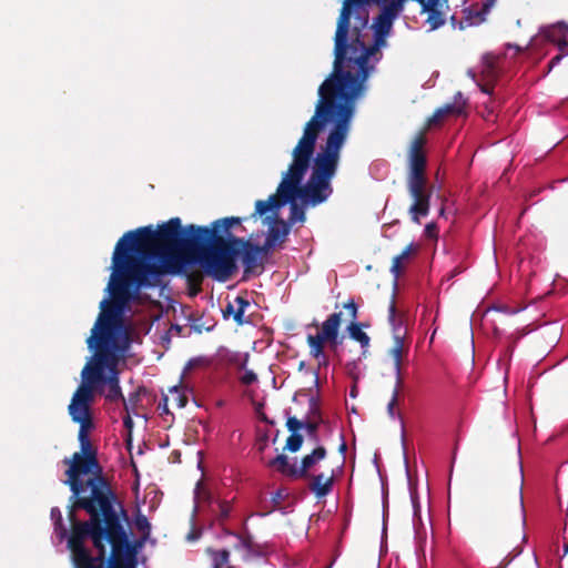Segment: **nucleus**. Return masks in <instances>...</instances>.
<instances>
[{
	"instance_id": "f257e3e1",
	"label": "nucleus",
	"mask_w": 568,
	"mask_h": 568,
	"mask_svg": "<svg viewBox=\"0 0 568 568\" xmlns=\"http://www.w3.org/2000/svg\"><path fill=\"white\" fill-rule=\"evenodd\" d=\"M68 548L74 568H136V549L123 521L119 500L69 499Z\"/></svg>"
},
{
	"instance_id": "f03ea898",
	"label": "nucleus",
	"mask_w": 568,
	"mask_h": 568,
	"mask_svg": "<svg viewBox=\"0 0 568 568\" xmlns=\"http://www.w3.org/2000/svg\"><path fill=\"white\" fill-rule=\"evenodd\" d=\"M202 233L206 235L201 226L183 227L180 217H172L156 230L148 225L124 233L113 254L132 268L140 284L150 282L158 287L166 273L181 272L184 255L203 242Z\"/></svg>"
},
{
	"instance_id": "7ed1b4c3",
	"label": "nucleus",
	"mask_w": 568,
	"mask_h": 568,
	"mask_svg": "<svg viewBox=\"0 0 568 568\" xmlns=\"http://www.w3.org/2000/svg\"><path fill=\"white\" fill-rule=\"evenodd\" d=\"M364 29L357 28V24L349 26L341 43L335 31L333 71L318 88L320 98L354 111L356 100L363 94L365 82L373 70L369 58L386 45V40L377 43V38H374V44L366 45L362 39Z\"/></svg>"
},
{
	"instance_id": "20e7f679",
	"label": "nucleus",
	"mask_w": 568,
	"mask_h": 568,
	"mask_svg": "<svg viewBox=\"0 0 568 568\" xmlns=\"http://www.w3.org/2000/svg\"><path fill=\"white\" fill-rule=\"evenodd\" d=\"M112 274L108 284L111 301L101 302V312L87 339L90 349L97 351H128L131 344L129 334L121 325L120 314L123 306L135 300L142 288H153V284H140L132 268L116 255L112 256Z\"/></svg>"
},
{
	"instance_id": "39448f33",
	"label": "nucleus",
	"mask_w": 568,
	"mask_h": 568,
	"mask_svg": "<svg viewBox=\"0 0 568 568\" xmlns=\"http://www.w3.org/2000/svg\"><path fill=\"white\" fill-rule=\"evenodd\" d=\"M354 114V110L318 97L315 113L305 124L303 134H306L307 130L311 129L317 139L321 131L327 124H331L332 129L328 132L325 144L312 158L311 175L329 182L335 176L341 151L348 136Z\"/></svg>"
},
{
	"instance_id": "423d86ee",
	"label": "nucleus",
	"mask_w": 568,
	"mask_h": 568,
	"mask_svg": "<svg viewBox=\"0 0 568 568\" xmlns=\"http://www.w3.org/2000/svg\"><path fill=\"white\" fill-rule=\"evenodd\" d=\"M316 135L308 129L303 134L292 151V162L287 171L283 174L282 189L291 197L298 195L303 206H317L333 193V186L329 181L310 175L305 184L302 181L310 168L315 152Z\"/></svg>"
},
{
	"instance_id": "0eeeda50",
	"label": "nucleus",
	"mask_w": 568,
	"mask_h": 568,
	"mask_svg": "<svg viewBox=\"0 0 568 568\" xmlns=\"http://www.w3.org/2000/svg\"><path fill=\"white\" fill-rule=\"evenodd\" d=\"M63 463L69 465L65 470L67 479L63 481L71 490L69 499L119 500L98 457L73 454L71 458H64Z\"/></svg>"
},
{
	"instance_id": "6e6552de",
	"label": "nucleus",
	"mask_w": 568,
	"mask_h": 568,
	"mask_svg": "<svg viewBox=\"0 0 568 568\" xmlns=\"http://www.w3.org/2000/svg\"><path fill=\"white\" fill-rule=\"evenodd\" d=\"M128 351H97L90 362L83 367L81 377L82 382L73 393L75 398L80 393L88 395V409L92 410V404L95 398V390L99 385L106 384L108 392L105 398L109 402L124 400L120 387L119 363L124 359Z\"/></svg>"
},
{
	"instance_id": "1a4fd4ad",
	"label": "nucleus",
	"mask_w": 568,
	"mask_h": 568,
	"mask_svg": "<svg viewBox=\"0 0 568 568\" xmlns=\"http://www.w3.org/2000/svg\"><path fill=\"white\" fill-rule=\"evenodd\" d=\"M235 243L237 236H215L203 241L194 247L193 260L201 266L205 275L217 282L229 281L237 271L239 251Z\"/></svg>"
},
{
	"instance_id": "9d476101",
	"label": "nucleus",
	"mask_w": 568,
	"mask_h": 568,
	"mask_svg": "<svg viewBox=\"0 0 568 568\" xmlns=\"http://www.w3.org/2000/svg\"><path fill=\"white\" fill-rule=\"evenodd\" d=\"M426 143L424 132H420L412 142L409 149V165L406 186L413 202L408 214L414 223L419 224L420 219L429 214L433 186L426 175L427 159L423 151Z\"/></svg>"
},
{
	"instance_id": "9b49d317",
	"label": "nucleus",
	"mask_w": 568,
	"mask_h": 568,
	"mask_svg": "<svg viewBox=\"0 0 568 568\" xmlns=\"http://www.w3.org/2000/svg\"><path fill=\"white\" fill-rule=\"evenodd\" d=\"M88 395L78 394L75 398H71L68 406L69 415L73 423L79 424L78 440L80 443V452L74 454H83V456L91 455L98 457L97 448L93 447L89 433L94 427L92 410L88 409Z\"/></svg>"
},
{
	"instance_id": "f8f14e48",
	"label": "nucleus",
	"mask_w": 568,
	"mask_h": 568,
	"mask_svg": "<svg viewBox=\"0 0 568 568\" xmlns=\"http://www.w3.org/2000/svg\"><path fill=\"white\" fill-rule=\"evenodd\" d=\"M371 2L381 3V0H344L337 19V41L341 43L345 31L349 29L353 17L357 28H366L368 24V10L366 6Z\"/></svg>"
},
{
	"instance_id": "ddd939ff",
	"label": "nucleus",
	"mask_w": 568,
	"mask_h": 568,
	"mask_svg": "<svg viewBox=\"0 0 568 568\" xmlns=\"http://www.w3.org/2000/svg\"><path fill=\"white\" fill-rule=\"evenodd\" d=\"M395 317H396V303L395 295L392 296V301L388 307V320L393 326H395ZM405 334L406 331L402 329V327H394V343L390 349L388 351L389 356L394 361V368L396 373V383L397 385H402V376H400V367L402 361L405 354L407 353V346L405 345Z\"/></svg>"
},
{
	"instance_id": "4468645a",
	"label": "nucleus",
	"mask_w": 568,
	"mask_h": 568,
	"mask_svg": "<svg viewBox=\"0 0 568 568\" xmlns=\"http://www.w3.org/2000/svg\"><path fill=\"white\" fill-rule=\"evenodd\" d=\"M235 246L244 265V273L260 274L263 271V258L260 255V245L240 237V243H235Z\"/></svg>"
},
{
	"instance_id": "2eb2a0df",
	"label": "nucleus",
	"mask_w": 568,
	"mask_h": 568,
	"mask_svg": "<svg viewBox=\"0 0 568 568\" xmlns=\"http://www.w3.org/2000/svg\"><path fill=\"white\" fill-rule=\"evenodd\" d=\"M305 479L308 481L307 488L317 499H322L332 493L335 473L334 469H331L329 473L311 474Z\"/></svg>"
},
{
	"instance_id": "dca6fc26",
	"label": "nucleus",
	"mask_w": 568,
	"mask_h": 568,
	"mask_svg": "<svg viewBox=\"0 0 568 568\" xmlns=\"http://www.w3.org/2000/svg\"><path fill=\"white\" fill-rule=\"evenodd\" d=\"M342 324V313L335 312L331 314L321 326V332L316 335L327 341L329 347L335 351L341 344L342 339L338 337L339 327Z\"/></svg>"
},
{
	"instance_id": "f3484780",
	"label": "nucleus",
	"mask_w": 568,
	"mask_h": 568,
	"mask_svg": "<svg viewBox=\"0 0 568 568\" xmlns=\"http://www.w3.org/2000/svg\"><path fill=\"white\" fill-rule=\"evenodd\" d=\"M241 222H242V220L240 217H234V216L215 220L211 224L210 227L201 226V229H204L206 231V235L204 233H202V239L205 242V241L212 240V237H215V236H224V237L233 236L230 233V229L235 225H240Z\"/></svg>"
},
{
	"instance_id": "a211bd4d",
	"label": "nucleus",
	"mask_w": 568,
	"mask_h": 568,
	"mask_svg": "<svg viewBox=\"0 0 568 568\" xmlns=\"http://www.w3.org/2000/svg\"><path fill=\"white\" fill-rule=\"evenodd\" d=\"M326 455L327 450L324 446H318L313 449L311 454L305 455L301 460V465L296 466V469H292V473L295 475V479L308 477L312 474L311 470L314 466L325 459Z\"/></svg>"
},
{
	"instance_id": "6ab92c4d",
	"label": "nucleus",
	"mask_w": 568,
	"mask_h": 568,
	"mask_svg": "<svg viewBox=\"0 0 568 568\" xmlns=\"http://www.w3.org/2000/svg\"><path fill=\"white\" fill-rule=\"evenodd\" d=\"M192 262H195L193 260V254H185L183 260V268L181 272L176 273L178 275H183L186 278L187 286L191 291V295H196L202 290V283L204 280V271L194 270L191 267H187V265Z\"/></svg>"
},
{
	"instance_id": "aec40b11",
	"label": "nucleus",
	"mask_w": 568,
	"mask_h": 568,
	"mask_svg": "<svg viewBox=\"0 0 568 568\" xmlns=\"http://www.w3.org/2000/svg\"><path fill=\"white\" fill-rule=\"evenodd\" d=\"M277 193L283 197L284 204L290 203V216L287 223L292 225L297 222H305L306 216L304 207L296 202L298 195H294L291 199V196L285 193V190L282 189V182L277 186Z\"/></svg>"
},
{
	"instance_id": "412c9836",
	"label": "nucleus",
	"mask_w": 568,
	"mask_h": 568,
	"mask_svg": "<svg viewBox=\"0 0 568 568\" xmlns=\"http://www.w3.org/2000/svg\"><path fill=\"white\" fill-rule=\"evenodd\" d=\"M291 225L282 219H275L270 223L266 237L270 242H274L277 246L283 245L290 234Z\"/></svg>"
},
{
	"instance_id": "4be33fe9",
	"label": "nucleus",
	"mask_w": 568,
	"mask_h": 568,
	"mask_svg": "<svg viewBox=\"0 0 568 568\" xmlns=\"http://www.w3.org/2000/svg\"><path fill=\"white\" fill-rule=\"evenodd\" d=\"M496 0H483L480 8H476L471 6L469 9L465 10V19L469 26L480 24L486 20L487 13L494 7Z\"/></svg>"
},
{
	"instance_id": "5701e85b",
	"label": "nucleus",
	"mask_w": 568,
	"mask_h": 568,
	"mask_svg": "<svg viewBox=\"0 0 568 568\" xmlns=\"http://www.w3.org/2000/svg\"><path fill=\"white\" fill-rule=\"evenodd\" d=\"M284 205L283 197L276 192L268 196L267 200H257L255 202V211L252 217L263 216L268 211L277 210Z\"/></svg>"
},
{
	"instance_id": "b1692460",
	"label": "nucleus",
	"mask_w": 568,
	"mask_h": 568,
	"mask_svg": "<svg viewBox=\"0 0 568 568\" xmlns=\"http://www.w3.org/2000/svg\"><path fill=\"white\" fill-rule=\"evenodd\" d=\"M394 20L390 18L379 13L373 22L374 38H377V43L386 40V37L389 34Z\"/></svg>"
},
{
	"instance_id": "393cba45",
	"label": "nucleus",
	"mask_w": 568,
	"mask_h": 568,
	"mask_svg": "<svg viewBox=\"0 0 568 568\" xmlns=\"http://www.w3.org/2000/svg\"><path fill=\"white\" fill-rule=\"evenodd\" d=\"M363 324L354 321L351 322V324L347 327L349 337L361 344V347L363 348V356H366L367 349L371 344L369 336L362 329Z\"/></svg>"
},
{
	"instance_id": "a878e982",
	"label": "nucleus",
	"mask_w": 568,
	"mask_h": 568,
	"mask_svg": "<svg viewBox=\"0 0 568 568\" xmlns=\"http://www.w3.org/2000/svg\"><path fill=\"white\" fill-rule=\"evenodd\" d=\"M205 552L210 568H223L229 564L230 552L226 549L214 550L212 548H207Z\"/></svg>"
},
{
	"instance_id": "bb28decb",
	"label": "nucleus",
	"mask_w": 568,
	"mask_h": 568,
	"mask_svg": "<svg viewBox=\"0 0 568 568\" xmlns=\"http://www.w3.org/2000/svg\"><path fill=\"white\" fill-rule=\"evenodd\" d=\"M268 466L276 468V470L282 475L295 478L292 469H296V465L290 464L287 456L284 454L277 455L275 458L270 460Z\"/></svg>"
},
{
	"instance_id": "cd10ccee",
	"label": "nucleus",
	"mask_w": 568,
	"mask_h": 568,
	"mask_svg": "<svg viewBox=\"0 0 568 568\" xmlns=\"http://www.w3.org/2000/svg\"><path fill=\"white\" fill-rule=\"evenodd\" d=\"M235 312H233V320L237 325H244L250 323V320L245 317L246 308L250 307V302L242 296L234 298Z\"/></svg>"
},
{
	"instance_id": "c85d7f7f",
	"label": "nucleus",
	"mask_w": 568,
	"mask_h": 568,
	"mask_svg": "<svg viewBox=\"0 0 568 568\" xmlns=\"http://www.w3.org/2000/svg\"><path fill=\"white\" fill-rule=\"evenodd\" d=\"M406 0H381L383 7L379 13L395 20L399 12L403 10Z\"/></svg>"
},
{
	"instance_id": "c756f323",
	"label": "nucleus",
	"mask_w": 568,
	"mask_h": 568,
	"mask_svg": "<svg viewBox=\"0 0 568 568\" xmlns=\"http://www.w3.org/2000/svg\"><path fill=\"white\" fill-rule=\"evenodd\" d=\"M412 248H413V244H409L399 255H397L393 258L390 272L394 275L395 281H397L398 277L400 276V274L403 273V271H404L403 261L408 258Z\"/></svg>"
},
{
	"instance_id": "7c9ffc66",
	"label": "nucleus",
	"mask_w": 568,
	"mask_h": 568,
	"mask_svg": "<svg viewBox=\"0 0 568 568\" xmlns=\"http://www.w3.org/2000/svg\"><path fill=\"white\" fill-rule=\"evenodd\" d=\"M307 343L311 348L310 353L313 357L320 358L321 356L325 355L324 344L327 343V341L323 339L317 335H308Z\"/></svg>"
},
{
	"instance_id": "2f4dec72",
	"label": "nucleus",
	"mask_w": 568,
	"mask_h": 568,
	"mask_svg": "<svg viewBox=\"0 0 568 568\" xmlns=\"http://www.w3.org/2000/svg\"><path fill=\"white\" fill-rule=\"evenodd\" d=\"M428 17L426 19V23L429 24L430 30H436L443 27L446 22V12L443 11H425Z\"/></svg>"
},
{
	"instance_id": "473e14b6",
	"label": "nucleus",
	"mask_w": 568,
	"mask_h": 568,
	"mask_svg": "<svg viewBox=\"0 0 568 568\" xmlns=\"http://www.w3.org/2000/svg\"><path fill=\"white\" fill-rule=\"evenodd\" d=\"M142 393H145V388L139 387L135 392H133L129 395L128 399L124 398V400H122L126 413L135 414V408H136L138 404L140 403V397H141Z\"/></svg>"
},
{
	"instance_id": "72a5a7b5",
	"label": "nucleus",
	"mask_w": 568,
	"mask_h": 568,
	"mask_svg": "<svg viewBox=\"0 0 568 568\" xmlns=\"http://www.w3.org/2000/svg\"><path fill=\"white\" fill-rule=\"evenodd\" d=\"M170 394L173 403L178 408H184L186 406L189 399L182 386L171 387Z\"/></svg>"
},
{
	"instance_id": "f704fd0d",
	"label": "nucleus",
	"mask_w": 568,
	"mask_h": 568,
	"mask_svg": "<svg viewBox=\"0 0 568 568\" xmlns=\"http://www.w3.org/2000/svg\"><path fill=\"white\" fill-rule=\"evenodd\" d=\"M51 518L54 521V529L58 532L59 537L62 539L67 536L68 530L63 524L62 514L58 507H53L51 509Z\"/></svg>"
},
{
	"instance_id": "c9c22d12",
	"label": "nucleus",
	"mask_w": 568,
	"mask_h": 568,
	"mask_svg": "<svg viewBox=\"0 0 568 568\" xmlns=\"http://www.w3.org/2000/svg\"><path fill=\"white\" fill-rule=\"evenodd\" d=\"M419 4L422 6V11L436 10L447 12V10L449 9L447 0H424V2Z\"/></svg>"
},
{
	"instance_id": "e433bc0d",
	"label": "nucleus",
	"mask_w": 568,
	"mask_h": 568,
	"mask_svg": "<svg viewBox=\"0 0 568 568\" xmlns=\"http://www.w3.org/2000/svg\"><path fill=\"white\" fill-rule=\"evenodd\" d=\"M134 524H135V528L138 529V531L141 532L142 539L146 540L151 532V524H150L149 519L146 518V516L139 513L136 515Z\"/></svg>"
},
{
	"instance_id": "4c0bfd02",
	"label": "nucleus",
	"mask_w": 568,
	"mask_h": 568,
	"mask_svg": "<svg viewBox=\"0 0 568 568\" xmlns=\"http://www.w3.org/2000/svg\"><path fill=\"white\" fill-rule=\"evenodd\" d=\"M303 445V436L301 434H291L285 444V449L291 453H296Z\"/></svg>"
},
{
	"instance_id": "58836bf2",
	"label": "nucleus",
	"mask_w": 568,
	"mask_h": 568,
	"mask_svg": "<svg viewBox=\"0 0 568 568\" xmlns=\"http://www.w3.org/2000/svg\"><path fill=\"white\" fill-rule=\"evenodd\" d=\"M217 507H219V514H217L219 520L220 521L226 520L230 517V514L232 511L231 503L225 501V500L219 501Z\"/></svg>"
},
{
	"instance_id": "ea45409f",
	"label": "nucleus",
	"mask_w": 568,
	"mask_h": 568,
	"mask_svg": "<svg viewBox=\"0 0 568 568\" xmlns=\"http://www.w3.org/2000/svg\"><path fill=\"white\" fill-rule=\"evenodd\" d=\"M322 418L318 400L315 397H311L308 405V419Z\"/></svg>"
},
{
	"instance_id": "a19ab883",
	"label": "nucleus",
	"mask_w": 568,
	"mask_h": 568,
	"mask_svg": "<svg viewBox=\"0 0 568 568\" xmlns=\"http://www.w3.org/2000/svg\"><path fill=\"white\" fill-rule=\"evenodd\" d=\"M286 427L291 434H300L298 430L304 427V422L297 419L294 416H291L286 420Z\"/></svg>"
},
{
	"instance_id": "79ce46f5",
	"label": "nucleus",
	"mask_w": 568,
	"mask_h": 568,
	"mask_svg": "<svg viewBox=\"0 0 568 568\" xmlns=\"http://www.w3.org/2000/svg\"><path fill=\"white\" fill-rule=\"evenodd\" d=\"M443 115L446 118L448 115H459L463 112L462 106L456 105L454 103L445 104L443 108H439Z\"/></svg>"
},
{
	"instance_id": "37998d69",
	"label": "nucleus",
	"mask_w": 568,
	"mask_h": 568,
	"mask_svg": "<svg viewBox=\"0 0 568 568\" xmlns=\"http://www.w3.org/2000/svg\"><path fill=\"white\" fill-rule=\"evenodd\" d=\"M322 423V418L320 419H307L304 422V427L310 436L315 437L318 430L320 424Z\"/></svg>"
},
{
	"instance_id": "c03bdc74",
	"label": "nucleus",
	"mask_w": 568,
	"mask_h": 568,
	"mask_svg": "<svg viewBox=\"0 0 568 568\" xmlns=\"http://www.w3.org/2000/svg\"><path fill=\"white\" fill-rule=\"evenodd\" d=\"M399 386L400 385L396 384V387L393 392L392 398L387 405V413H388L389 417H392V418H394V416H395V406L397 405V402H398Z\"/></svg>"
},
{
	"instance_id": "a18cd8bd",
	"label": "nucleus",
	"mask_w": 568,
	"mask_h": 568,
	"mask_svg": "<svg viewBox=\"0 0 568 568\" xmlns=\"http://www.w3.org/2000/svg\"><path fill=\"white\" fill-rule=\"evenodd\" d=\"M521 489H523V470L520 468L519 469V479H518V483L516 485V494H517V499H518L520 515H521V517H524V501H523Z\"/></svg>"
},
{
	"instance_id": "49530a36",
	"label": "nucleus",
	"mask_w": 568,
	"mask_h": 568,
	"mask_svg": "<svg viewBox=\"0 0 568 568\" xmlns=\"http://www.w3.org/2000/svg\"><path fill=\"white\" fill-rule=\"evenodd\" d=\"M344 308L348 312V316L351 318V322L356 321L357 318V305L354 302V300H349L344 304Z\"/></svg>"
},
{
	"instance_id": "de8ad7c7",
	"label": "nucleus",
	"mask_w": 568,
	"mask_h": 568,
	"mask_svg": "<svg viewBox=\"0 0 568 568\" xmlns=\"http://www.w3.org/2000/svg\"><path fill=\"white\" fill-rule=\"evenodd\" d=\"M257 381V375L253 371H245V373L241 377V383L243 385H251Z\"/></svg>"
},
{
	"instance_id": "09e8293b",
	"label": "nucleus",
	"mask_w": 568,
	"mask_h": 568,
	"mask_svg": "<svg viewBox=\"0 0 568 568\" xmlns=\"http://www.w3.org/2000/svg\"><path fill=\"white\" fill-rule=\"evenodd\" d=\"M445 116L443 115L442 111L437 109L433 115L428 119L427 125L433 126L438 124Z\"/></svg>"
},
{
	"instance_id": "8fccbe9b",
	"label": "nucleus",
	"mask_w": 568,
	"mask_h": 568,
	"mask_svg": "<svg viewBox=\"0 0 568 568\" xmlns=\"http://www.w3.org/2000/svg\"><path fill=\"white\" fill-rule=\"evenodd\" d=\"M277 246L274 242H270V240L266 237L263 245H260V255L263 258V255H266L268 251L273 247Z\"/></svg>"
},
{
	"instance_id": "3c124183",
	"label": "nucleus",
	"mask_w": 568,
	"mask_h": 568,
	"mask_svg": "<svg viewBox=\"0 0 568 568\" xmlns=\"http://www.w3.org/2000/svg\"><path fill=\"white\" fill-rule=\"evenodd\" d=\"M425 235L429 239L437 237V225L435 223H429L425 226Z\"/></svg>"
},
{
	"instance_id": "603ef678",
	"label": "nucleus",
	"mask_w": 568,
	"mask_h": 568,
	"mask_svg": "<svg viewBox=\"0 0 568 568\" xmlns=\"http://www.w3.org/2000/svg\"><path fill=\"white\" fill-rule=\"evenodd\" d=\"M558 47L560 51L568 54V30L564 33L562 39L559 40Z\"/></svg>"
},
{
	"instance_id": "864d4df0",
	"label": "nucleus",
	"mask_w": 568,
	"mask_h": 568,
	"mask_svg": "<svg viewBox=\"0 0 568 568\" xmlns=\"http://www.w3.org/2000/svg\"><path fill=\"white\" fill-rule=\"evenodd\" d=\"M169 396L164 395L162 400L158 405V409L161 410L162 414H169V407H168Z\"/></svg>"
},
{
	"instance_id": "5fc2aeb1",
	"label": "nucleus",
	"mask_w": 568,
	"mask_h": 568,
	"mask_svg": "<svg viewBox=\"0 0 568 568\" xmlns=\"http://www.w3.org/2000/svg\"><path fill=\"white\" fill-rule=\"evenodd\" d=\"M233 312H235V303L234 302H229L227 305L225 306V308L223 310V316L224 317H229V316H233Z\"/></svg>"
},
{
	"instance_id": "6e6d98bb",
	"label": "nucleus",
	"mask_w": 568,
	"mask_h": 568,
	"mask_svg": "<svg viewBox=\"0 0 568 568\" xmlns=\"http://www.w3.org/2000/svg\"><path fill=\"white\" fill-rule=\"evenodd\" d=\"M123 424L128 430H131L133 428V420L131 418V413H126L125 417L123 418Z\"/></svg>"
},
{
	"instance_id": "4d7b16f0",
	"label": "nucleus",
	"mask_w": 568,
	"mask_h": 568,
	"mask_svg": "<svg viewBox=\"0 0 568 568\" xmlns=\"http://www.w3.org/2000/svg\"><path fill=\"white\" fill-rule=\"evenodd\" d=\"M479 88L484 93L491 94L494 85L490 83H486V84H479Z\"/></svg>"
},
{
	"instance_id": "13d9d810",
	"label": "nucleus",
	"mask_w": 568,
	"mask_h": 568,
	"mask_svg": "<svg viewBox=\"0 0 568 568\" xmlns=\"http://www.w3.org/2000/svg\"><path fill=\"white\" fill-rule=\"evenodd\" d=\"M237 539H239V544L245 548V549H248L250 548V541L247 539H244L242 538L241 536L236 535Z\"/></svg>"
},
{
	"instance_id": "bf43d9fd",
	"label": "nucleus",
	"mask_w": 568,
	"mask_h": 568,
	"mask_svg": "<svg viewBox=\"0 0 568 568\" xmlns=\"http://www.w3.org/2000/svg\"><path fill=\"white\" fill-rule=\"evenodd\" d=\"M318 359H320L318 368H321L322 366H327L328 365V361H327V357L325 355L321 356Z\"/></svg>"
},
{
	"instance_id": "052dcab7",
	"label": "nucleus",
	"mask_w": 568,
	"mask_h": 568,
	"mask_svg": "<svg viewBox=\"0 0 568 568\" xmlns=\"http://www.w3.org/2000/svg\"><path fill=\"white\" fill-rule=\"evenodd\" d=\"M357 393H358L357 385H356V383H354V385L352 386V388L349 390V396L354 398L357 396Z\"/></svg>"
},
{
	"instance_id": "680f3d73",
	"label": "nucleus",
	"mask_w": 568,
	"mask_h": 568,
	"mask_svg": "<svg viewBox=\"0 0 568 568\" xmlns=\"http://www.w3.org/2000/svg\"><path fill=\"white\" fill-rule=\"evenodd\" d=\"M346 449H347L346 443L343 440V443H342V444H341V446H339V452H341L342 454H344V453L346 452Z\"/></svg>"
},
{
	"instance_id": "e2e57ef3",
	"label": "nucleus",
	"mask_w": 568,
	"mask_h": 568,
	"mask_svg": "<svg viewBox=\"0 0 568 568\" xmlns=\"http://www.w3.org/2000/svg\"><path fill=\"white\" fill-rule=\"evenodd\" d=\"M314 375H315V381H314V383H315V385H316V386H318V381H320L318 372H315V374H314Z\"/></svg>"
},
{
	"instance_id": "0e129e2a",
	"label": "nucleus",
	"mask_w": 568,
	"mask_h": 568,
	"mask_svg": "<svg viewBox=\"0 0 568 568\" xmlns=\"http://www.w3.org/2000/svg\"><path fill=\"white\" fill-rule=\"evenodd\" d=\"M564 554L565 555L568 554V541H566L565 545H564Z\"/></svg>"
},
{
	"instance_id": "69168bd1",
	"label": "nucleus",
	"mask_w": 568,
	"mask_h": 568,
	"mask_svg": "<svg viewBox=\"0 0 568 568\" xmlns=\"http://www.w3.org/2000/svg\"><path fill=\"white\" fill-rule=\"evenodd\" d=\"M304 367H305V362H303V361L300 362L298 369L302 371V369H304Z\"/></svg>"
},
{
	"instance_id": "338daca9",
	"label": "nucleus",
	"mask_w": 568,
	"mask_h": 568,
	"mask_svg": "<svg viewBox=\"0 0 568 568\" xmlns=\"http://www.w3.org/2000/svg\"><path fill=\"white\" fill-rule=\"evenodd\" d=\"M560 60V55H556L552 60H551V64L556 61H559Z\"/></svg>"
},
{
	"instance_id": "774afa93",
	"label": "nucleus",
	"mask_w": 568,
	"mask_h": 568,
	"mask_svg": "<svg viewBox=\"0 0 568 568\" xmlns=\"http://www.w3.org/2000/svg\"><path fill=\"white\" fill-rule=\"evenodd\" d=\"M193 366H194V362L190 361L189 364H187V368H192Z\"/></svg>"
}]
</instances>
